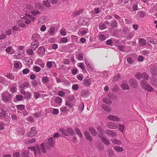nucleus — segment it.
Returning a JSON list of instances; mask_svg holds the SVG:
<instances>
[{
    "mask_svg": "<svg viewBox=\"0 0 157 157\" xmlns=\"http://www.w3.org/2000/svg\"><path fill=\"white\" fill-rule=\"evenodd\" d=\"M28 148L33 151L35 157H39L42 153L44 154L46 152L44 143H43L41 144L40 145H36L35 147L32 146L29 147Z\"/></svg>",
    "mask_w": 157,
    "mask_h": 157,
    "instance_id": "nucleus-1",
    "label": "nucleus"
},
{
    "mask_svg": "<svg viewBox=\"0 0 157 157\" xmlns=\"http://www.w3.org/2000/svg\"><path fill=\"white\" fill-rule=\"evenodd\" d=\"M59 131L61 132V134L62 135L66 136L69 135H72L74 134L73 129L70 127L67 128L66 129H63L60 128L59 129Z\"/></svg>",
    "mask_w": 157,
    "mask_h": 157,
    "instance_id": "nucleus-2",
    "label": "nucleus"
},
{
    "mask_svg": "<svg viewBox=\"0 0 157 157\" xmlns=\"http://www.w3.org/2000/svg\"><path fill=\"white\" fill-rule=\"evenodd\" d=\"M140 85L143 89L146 90L147 91L151 92L153 90L152 87L150 86L147 81H141Z\"/></svg>",
    "mask_w": 157,
    "mask_h": 157,
    "instance_id": "nucleus-3",
    "label": "nucleus"
},
{
    "mask_svg": "<svg viewBox=\"0 0 157 157\" xmlns=\"http://www.w3.org/2000/svg\"><path fill=\"white\" fill-rule=\"evenodd\" d=\"M26 17H25L23 19L24 20L25 23L28 24L31 22L30 20L34 21L36 19L35 17L29 14L26 13L25 14Z\"/></svg>",
    "mask_w": 157,
    "mask_h": 157,
    "instance_id": "nucleus-4",
    "label": "nucleus"
},
{
    "mask_svg": "<svg viewBox=\"0 0 157 157\" xmlns=\"http://www.w3.org/2000/svg\"><path fill=\"white\" fill-rule=\"evenodd\" d=\"M53 138L51 137L48 139L45 144V146L47 149H49L53 146Z\"/></svg>",
    "mask_w": 157,
    "mask_h": 157,
    "instance_id": "nucleus-5",
    "label": "nucleus"
},
{
    "mask_svg": "<svg viewBox=\"0 0 157 157\" xmlns=\"http://www.w3.org/2000/svg\"><path fill=\"white\" fill-rule=\"evenodd\" d=\"M2 97L4 101L6 102L9 101L11 97V95L7 91H6L2 94Z\"/></svg>",
    "mask_w": 157,
    "mask_h": 157,
    "instance_id": "nucleus-6",
    "label": "nucleus"
},
{
    "mask_svg": "<svg viewBox=\"0 0 157 157\" xmlns=\"http://www.w3.org/2000/svg\"><path fill=\"white\" fill-rule=\"evenodd\" d=\"M85 62L87 67H88V70L89 71H91L94 70V68L93 66L91 65L89 59L86 57L85 59Z\"/></svg>",
    "mask_w": 157,
    "mask_h": 157,
    "instance_id": "nucleus-7",
    "label": "nucleus"
},
{
    "mask_svg": "<svg viewBox=\"0 0 157 157\" xmlns=\"http://www.w3.org/2000/svg\"><path fill=\"white\" fill-rule=\"evenodd\" d=\"M85 62L87 67H88V70L89 71H91L94 70V68L93 66L91 65L89 59L86 57L85 59Z\"/></svg>",
    "mask_w": 157,
    "mask_h": 157,
    "instance_id": "nucleus-8",
    "label": "nucleus"
},
{
    "mask_svg": "<svg viewBox=\"0 0 157 157\" xmlns=\"http://www.w3.org/2000/svg\"><path fill=\"white\" fill-rule=\"evenodd\" d=\"M89 21V18L86 17H82L78 20L79 24L82 25H85Z\"/></svg>",
    "mask_w": 157,
    "mask_h": 157,
    "instance_id": "nucleus-9",
    "label": "nucleus"
},
{
    "mask_svg": "<svg viewBox=\"0 0 157 157\" xmlns=\"http://www.w3.org/2000/svg\"><path fill=\"white\" fill-rule=\"evenodd\" d=\"M107 118L109 120L113 121L118 122L121 121L120 118L118 116L112 115H109Z\"/></svg>",
    "mask_w": 157,
    "mask_h": 157,
    "instance_id": "nucleus-10",
    "label": "nucleus"
},
{
    "mask_svg": "<svg viewBox=\"0 0 157 157\" xmlns=\"http://www.w3.org/2000/svg\"><path fill=\"white\" fill-rule=\"evenodd\" d=\"M105 133L108 136H111L112 137H116L117 136L116 132H113L109 129H107L105 131Z\"/></svg>",
    "mask_w": 157,
    "mask_h": 157,
    "instance_id": "nucleus-11",
    "label": "nucleus"
},
{
    "mask_svg": "<svg viewBox=\"0 0 157 157\" xmlns=\"http://www.w3.org/2000/svg\"><path fill=\"white\" fill-rule=\"evenodd\" d=\"M129 85L133 88H136L137 86V83L134 78L130 79L129 82Z\"/></svg>",
    "mask_w": 157,
    "mask_h": 157,
    "instance_id": "nucleus-12",
    "label": "nucleus"
},
{
    "mask_svg": "<svg viewBox=\"0 0 157 157\" xmlns=\"http://www.w3.org/2000/svg\"><path fill=\"white\" fill-rule=\"evenodd\" d=\"M37 131L36 130V128L34 127L32 128L31 129V131L28 135V136L32 137L36 135Z\"/></svg>",
    "mask_w": 157,
    "mask_h": 157,
    "instance_id": "nucleus-13",
    "label": "nucleus"
},
{
    "mask_svg": "<svg viewBox=\"0 0 157 157\" xmlns=\"http://www.w3.org/2000/svg\"><path fill=\"white\" fill-rule=\"evenodd\" d=\"M5 51L8 54H12L14 53L15 51L13 48L12 46H9L7 47L5 49Z\"/></svg>",
    "mask_w": 157,
    "mask_h": 157,
    "instance_id": "nucleus-14",
    "label": "nucleus"
},
{
    "mask_svg": "<svg viewBox=\"0 0 157 157\" xmlns=\"http://www.w3.org/2000/svg\"><path fill=\"white\" fill-rule=\"evenodd\" d=\"M39 46V42L37 41H33L31 44V48L33 50H35Z\"/></svg>",
    "mask_w": 157,
    "mask_h": 157,
    "instance_id": "nucleus-15",
    "label": "nucleus"
},
{
    "mask_svg": "<svg viewBox=\"0 0 157 157\" xmlns=\"http://www.w3.org/2000/svg\"><path fill=\"white\" fill-rule=\"evenodd\" d=\"M107 126L108 128L111 129H115L117 128V126L115 124L112 122H108Z\"/></svg>",
    "mask_w": 157,
    "mask_h": 157,
    "instance_id": "nucleus-16",
    "label": "nucleus"
},
{
    "mask_svg": "<svg viewBox=\"0 0 157 157\" xmlns=\"http://www.w3.org/2000/svg\"><path fill=\"white\" fill-rule=\"evenodd\" d=\"M150 71L153 75H157V67H151Z\"/></svg>",
    "mask_w": 157,
    "mask_h": 157,
    "instance_id": "nucleus-17",
    "label": "nucleus"
},
{
    "mask_svg": "<svg viewBox=\"0 0 157 157\" xmlns=\"http://www.w3.org/2000/svg\"><path fill=\"white\" fill-rule=\"evenodd\" d=\"M17 24L20 27H24L25 26V21L23 19H21L17 21Z\"/></svg>",
    "mask_w": 157,
    "mask_h": 157,
    "instance_id": "nucleus-18",
    "label": "nucleus"
},
{
    "mask_svg": "<svg viewBox=\"0 0 157 157\" xmlns=\"http://www.w3.org/2000/svg\"><path fill=\"white\" fill-rule=\"evenodd\" d=\"M22 64L21 62L18 61H14L13 62V66L14 68H19L21 65Z\"/></svg>",
    "mask_w": 157,
    "mask_h": 157,
    "instance_id": "nucleus-19",
    "label": "nucleus"
},
{
    "mask_svg": "<svg viewBox=\"0 0 157 157\" xmlns=\"http://www.w3.org/2000/svg\"><path fill=\"white\" fill-rule=\"evenodd\" d=\"M30 86L29 83L28 82H25L23 84L20 86V88L22 89H25L27 87H30Z\"/></svg>",
    "mask_w": 157,
    "mask_h": 157,
    "instance_id": "nucleus-20",
    "label": "nucleus"
},
{
    "mask_svg": "<svg viewBox=\"0 0 157 157\" xmlns=\"http://www.w3.org/2000/svg\"><path fill=\"white\" fill-rule=\"evenodd\" d=\"M121 86L124 90H128L129 89V86L127 83H123L121 85Z\"/></svg>",
    "mask_w": 157,
    "mask_h": 157,
    "instance_id": "nucleus-21",
    "label": "nucleus"
},
{
    "mask_svg": "<svg viewBox=\"0 0 157 157\" xmlns=\"http://www.w3.org/2000/svg\"><path fill=\"white\" fill-rule=\"evenodd\" d=\"M102 107L104 110L107 112H110L111 111L110 107L107 106L105 104L102 105Z\"/></svg>",
    "mask_w": 157,
    "mask_h": 157,
    "instance_id": "nucleus-22",
    "label": "nucleus"
},
{
    "mask_svg": "<svg viewBox=\"0 0 157 157\" xmlns=\"http://www.w3.org/2000/svg\"><path fill=\"white\" fill-rule=\"evenodd\" d=\"M40 38V36L39 35L37 34H34L33 36L32 39L34 41H38Z\"/></svg>",
    "mask_w": 157,
    "mask_h": 157,
    "instance_id": "nucleus-23",
    "label": "nucleus"
},
{
    "mask_svg": "<svg viewBox=\"0 0 157 157\" xmlns=\"http://www.w3.org/2000/svg\"><path fill=\"white\" fill-rule=\"evenodd\" d=\"M6 117L7 120L9 121L10 119V117L9 116H6V114L4 113H0V118L2 119Z\"/></svg>",
    "mask_w": 157,
    "mask_h": 157,
    "instance_id": "nucleus-24",
    "label": "nucleus"
},
{
    "mask_svg": "<svg viewBox=\"0 0 157 157\" xmlns=\"http://www.w3.org/2000/svg\"><path fill=\"white\" fill-rule=\"evenodd\" d=\"M139 43L140 46H144L146 44V40L143 38L140 39H139Z\"/></svg>",
    "mask_w": 157,
    "mask_h": 157,
    "instance_id": "nucleus-25",
    "label": "nucleus"
},
{
    "mask_svg": "<svg viewBox=\"0 0 157 157\" xmlns=\"http://www.w3.org/2000/svg\"><path fill=\"white\" fill-rule=\"evenodd\" d=\"M79 32L81 35L84 36L88 32V30L86 28H83L80 29Z\"/></svg>",
    "mask_w": 157,
    "mask_h": 157,
    "instance_id": "nucleus-26",
    "label": "nucleus"
},
{
    "mask_svg": "<svg viewBox=\"0 0 157 157\" xmlns=\"http://www.w3.org/2000/svg\"><path fill=\"white\" fill-rule=\"evenodd\" d=\"M100 137L101 138V140L102 142L106 145L109 144L110 143L109 140L107 139L106 138L104 137H102L101 135H100Z\"/></svg>",
    "mask_w": 157,
    "mask_h": 157,
    "instance_id": "nucleus-27",
    "label": "nucleus"
},
{
    "mask_svg": "<svg viewBox=\"0 0 157 157\" xmlns=\"http://www.w3.org/2000/svg\"><path fill=\"white\" fill-rule=\"evenodd\" d=\"M31 13L33 16L36 17L39 15L40 14L41 12L39 10H34L31 11Z\"/></svg>",
    "mask_w": 157,
    "mask_h": 157,
    "instance_id": "nucleus-28",
    "label": "nucleus"
},
{
    "mask_svg": "<svg viewBox=\"0 0 157 157\" xmlns=\"http://www.w3.org/2000/svg\"><path fill=\"white\" fill-rule=\"evenodd\" d=\"M35 8L36 10H42L43 6L41 4L39 3H36L34 5Z\"/></svg>",
    "mask_w": 157,
    "mask_h": 157,
    "instance_id": "nucleus-29",
    "label": "nucleus"
},
{
    "mask_svg": "<svg viewBox=\"0 0 157 157\" xmlns=\"http://www.w3.org/2000/svg\"><path fill=\"white\" fill-rule=\"evenodd\" d=\"M89 132L93 136H95L97 134V132L96 130L93 127L90 128H89Z\"/></svg>",
    "mask_w": 157,
    "mask_h": 157,
    "instance_id": "nucleus-30",
    "label": "nucleus"
},
{
    "mask_svg": "<svg viewBox=\"0 0 157 157\" xmlns=\"http://www.w3.org/2000/svg\"><path fill=\"white\" fill-rule=\"evenodd\" d=\"M113 149L118 152H122L124 151V149L122 147L117 146H114Z\"/></svg>",
    "mask_w": 157,
    "mask_h": 157,
    "instance_id": "nucleus-31",
    "label": "nucleus"
},
{
    "mask_svg": "<svg viewBox=\"0 0 157 157\" xmlns=\"http://www.w3.org/2000/svg\"><path fill=\"white\" fill-rule=\"evenodd\" d=\"M85 136L86 137V139H88L90 141H92V139L91 138V137L90 135L88 132L87 131L85 132Z\"/></svg>",
    "mask_w": 157,
    "mask_h": 157,
    "instance_id": "nucleus-32",
    "label": "nucleus"
},
{
    "mask_svg": "<svg viewBox=\"0 0 157 157\" xmlns=\"http://www.w3.org/2000/svg\"><path fill=\"white\" fill-rule=\"evenodd\" d=\"M38 52L39 54L41 56H42L45 53V50L43 47H41L38 48Z\"/></svg>",
    "mask_w": 157,
    "mask_h": 157,
    "instance_id": "nucleus-33",
    "label": "nucleus"
},
{
    "mask_svg": "<svg viewBox=\"0 0 157 157\" xmlns=\"http://www.w3.org/2000/svg\"><path fill=\"white\" fill-rule=\"evenodd\" d=\"M107 28V26L104 23H100L99 24V28L100 30H103Z\"/></svg>",
    "mask_w": 157,
    "mask_h": 157,
    "instance_id": "nucleus-34",
    "label": "nucleus"
},
{
    "mask_svg": "<svg viewBox=\"0 0 157 157\" xmlns=\"http://www.w3.org/2000/svg\"><path fill=\"white\" fill-rule=\"evenodd\" d=\"M103 101L104 102L109 105L112 103V101L110 98H105L103 99Z\"/></svg>",
    "mask_w": 157,
    "mask_h": 157,
    "instance_id": "nucleus-35",
    "label": "nucleus"
},
{
    "mask_svg": "<svg viewBox=\"0 0 157 157\" xmlns=\"http://www.w3.org/2000/svg\"><path fill=\"white\" fill-rule=\"evenodd\" d=\"M25 60L26 63L28 65H30L33 63L32 60L29 58L25 57Z\"/></svg>",
    "mask_w": 157,
    "mask_h": 157,
    "instance_id": "nucleus-36",
    "label": "nucleus"
},
{
    "mask_svg": "<svg viewBox=\"0 0 157 157\" xmlns=\"http://www.w3.org/2000/svg\"><path fill=\"white\" fill-rule=\"evenodd\" d=\"M62 100L61 98L59 97H56L55 99V102L61 105L62 102Z\"/></svg>",
    "mask_w": 157,
    "mask_h": 157,
    "instance_id": "nucleus-37",
    "label": "nucleus"
},
{
    "mask_svg": "<svg viewBox=\"0 0 157 157\" xmlns=\"http://www.w3.org/2000/svg\"><path fill=\"white\" fill-rule=\"evenodd\" d=\"M84 84L86 86H89L91 84V81L89 79H85L84 81Z\"/></svg>",
    "mask_w": 157,
    "mask_h": 157,
    "instance_id": "nucleus-38",
    "label": "nucleus"
},
{
    "mask_svg": "<svg viewBox=\"0 0 157 157\" xmlns=\"http://www.w3.org/2000/svg\"><path fill=\"white\" fill-rule=\"evenodd\" d=\"M49 78L47 76L43 77L42 79V81L43 83L46 84L49 82Z\"/></svg>",
    "mask_w": 157,
    "mask_h": 157,
    "instance_id": "nucleus-39",
    "label": "nucleus"
},
{
    "mask_svg": "<svg viewBox=\"0 0 157 157\" xmlns=\"http://www.w3.org/2000/svg\"><path fill=\"white\" fill-rule=\"evenodd\" d=\"M111 26L112 27L116 28L117 27V21L115 20L112 21Z\"/></svg>",
    "mask_w": 157,
    "mask_h": 157,
    "instance_id": "nucleus-40",
    "label": "nucleus"
},
{
    "mask_svg": "<svg viewBox=\"0 0 157 157\" xmlns=\"http://www.w3.org/2000/svg\"><path fill=\"white\" fill-rule=\"evenodd\" d=\"M21 156L23 157H28L29 156V153L28 151H24L22 152Z\"/></svg>",
    "mask_w": 157,
    "mask_h": 157,
    "instance_id": "nucleus-41",
    "label": "nucleus"
},
{
    "mask_svg": "<svg viewBox=\"0 0 157 157\" xmlns=\"http://www.w3.org/2000/svg\"><path fill=\"white\" fill-rule=\"evenodd\" d=\"M137 15L139 17H143L146 16V13L144 11H141L139 12Z\"/></svg>",
    "mask_w": 157,
    "mask_h": 157,
    "instance_id": "nucleus-42",
    "label": "nucleus"
},
{
    "mask_svg": "<svg viewBox=\"0 0 157 157\" xmlns=\"http://www.w3.org/2000/svg\"><path fill=\"white\" fill-rule=\"evenodd\" d=\"M82 10H81L78 11H77L76 12H73L72 14L73 16H76L80 15L82 12Z\"/></svg>",
    "mask_w": 157,
    "mask_h": 157,
    "instance_id": "nucleus-43",
    "label": "nucleus"
},
{
    "mask_svg": "<svg viewBox=\"0 0 157 157\" xmlns=\"http://www.w3.org/2000/svg\"><path fill=\"white\" fill-rule=\"evenodd\" d=\"M142 76V74L139 72H136L135 75V77L139 80H140Z\"/></svg>",
    "mask_w": 157,
    "mask_h": 157,
    "instance_id": "nucleus-44",
    "label": "nucleus"
},
{
    "mask_svg": "<svg viewBox=\"0 0 157 157\" xmlns=\"http://www.w3.org/2000/svg\"><path fill=\"white\" fill-rule=\"evenodd\" d=\"M142 78L148 80L149 78V76L146 73H144L142 74Z\"/></svg>",
    "mask_w": 157,
    "mask_h": 157,
    "instance_id": "nucleus-45",
    "label": "nucleus"
},
{
    "mask_svg": "<svg viewBox=\"0 0 157 157\" xmlns=\"http://www.w3.org/2000/svg\"><path fill=\"white\" fill-rule=\"evenodd\" d=\"M117 48L121 51L125 52V51L124 50V46L122 45H118L117 46Z\"/></svg>",
    "mask_w": 157,
    "mask_h": 157,
    "instance_id": "nucleus-46",
    "label": "nucleus"
},
{
    "mask_svg": "<svg viewBox=\"0 0 157 157\" xmlns=\"http://www.w3.org/2000/svg\"><path fill=\"white\" fill-rule=\"evenodd\" d=\"M124 128V125L122 124L118 125V130L121 132H123Z\"/></svg>",
    "mask_w": 157,
    "mask_h": 157,
    "instance_id": "nucleus-47",
    "label": "nucleus"
},
{
    "mask_svg": "<svg viewBox=\"0 0 157 157\" xmlns=\"http://www.w3.org/2000/svg\"><path fill=\"white\" fill-rule=\"evenodd\" d=\"M17 109L20 110H22L25 109V106L23 105H19L17 106Z\"/></svg>",
    "mask_w": 157,
    "mask_h": 157,
    "instance_id": "nucleus-48",
    "label": "nucleus"
},
{
    "mask_svg": "<svg viewBox=\"0 0 157 157\" xmlns=\"http://www.w3.org/2000/svg\"><path fill=\"white\" fill-rule=\"evenodd\" d=\"M98 131L99 133V134H102V133L103 128L101 126H98L97 127Z\"/></svg>",
    "mask_w": 157,
    "mask_h": 157,
    "instance_id": "nucleus-49",
    "label": "nucleus"
},
{
    "mask_svg": "<svg viewBox=\"0 0 157 157\" xmlns=\"http://www.w3.org/2000/svg\"><path fill=\"white\" fill-rule=\"evenodd\" d=\"M111 141L113 143L118 145L120 144L121 143L120 141L115 139L111 140Z\"/></svg>",
    "mask_w": 157,
    "mask_h": 157,
    "instance_id": "nucleus-50",
    "label": "nucleus"
},
{
    "mask_svg": "<svg viewBox=\"0 0 157 157\" xmlns=\"http://www.w3.org/2000/svg\"><path fill=\"white\" fill-rule=\"evenodd\" d=\"M43 5L44 6L47 7H49L50 6V4L49 3L48 0H46L44 1Z\"/></svg>",
    "mask_w": 157,
    "mask_h": 157,
    "instance_id": "nucleus-51",
    "label": "nucleus"
},
{
    "mask_svg": "<svg viewBox=\"0 0 157 157\" xmlns=\"http://www.w3.org/2000/svg\"><path fill=\"white\" fill-rule=\"evenodd\" d=\"M34 97L35 99H36L40 97V94L38 92H35L34 94Z\"/></svg>",
    "mask_w": 157,
    "mask_h": 157,
    "instance_id": "nucleus-52",
    "label": "nucleus"
},
{
    "mask_svg": "<svg viewBox=\"0 0 157 157\" xmlns=\"http://www.w3.org/2000/svg\"><path fill=\"white\" fill-rule=\"evenodd\" d=\"M65 105L68 106L69 108H71L73 106V104L71 103L69 101H66L65 102Z\"/></svg>",
    "mask_w": 157,
    "mask_h": 157,
    "instance_id": "nucleus-53",
    "label": "nucleus"
},
{
    "mask_svg": "<svg viewBox=\"0 0 157 157\" xmlns=\"http://www.w3.org/2000/svg\"><path fill=\"white\" fill-rule=\"evenodd\" d=\"M24 56V54H21L20 52H19L18 54L17 55H15V56L17 59H19L22 57H23Z\"/></svg>",
    "mask_w": 157,
    "mask_h": 157,
    "instance_id": "nucleus-54",
    "label": "nucleus"
},
{
    "mask_svg": "<svg viewBox=\"0 0 157 157\" xmlns=\"http://www.w3.org/2000/svg\"><path fill=\"white\" fill-rule=\"evenodd\" d=\"M33 68V70L36 72H39L41 70L40 68L37 66H34Z\"/></svg>",
    "mask_w": 157,
    "mask_h": 157,
    "instance_id": "nucleus-55",
    "label": "nucleus"
},
{
    "mask_svg": "<svg viewBox=\"0 0 157 157\" xmlns=\"http://www.w3.org/2000/svg\"><path fill=\"white\" fill-rule=\"evenodd\" d=\"M151 83L153 86H156L157 85V79H153L151 80Z\"/></svg>",
    "mask_w": 157,
    "mask_h": 157,
    "instance_id": "nucleus-56",
    "label": "nucleus"
},
{
    "mask_svg": "<svg viewBox=\"0 0 157 157\" xmlns=\"http://www.w3.org/2000/svg\"><path fill=\"white\" fill-rule=\"evenodd\" d=\"M71 37L72 40L73 42H76L78 38V36L74 35H71Z\"/></svg>",
    "mask_w": 157,
    "mask_h": 157,
    "instance_id": "nucleus-57",
    "label": "nucleus"
},
{
    "mask_svg": "<svg viewBox=\"0 0 157 157\" xmlns=\"http://www.w3.org/2000/svg\"><path fill=\"white\" fill-rule=\"evenodd\" d=\"M55 30V29L54 28H51L50 29V30H49V33L50 34L51 36H53L54 35V32Z\"/></svg>",
    "mask_w": 157,
    "mask_h": 157,
    "instance_id": "nucleus-58",
    "label": "nucleus"
},
{
    "mask_svg": "<svg viewBox=\"0 0 157 157\" xmlns=\"http://www.w3.org/2000/svg\"><path fill=\"white\" fill-rule=\"evenodd\" d=\"M79 88V86L77 84H74L72 86V89L74 90H76Z\"/></svg>",
    "mask_w": 157,
    "mask_h": 157,
    "instance_id": "nucleus-59",
    "label": "nucleus"
},
{
    "mask_svg": "<svg viewBox=\"0 0 157 157\" xmlns=\"http://www.w3.org/2000/svg\"><path fill=\"white\" fill-rule=\"evenodd\" d=\"M31 48V49H29L27 50V53L29 55H32L34 53V52Z\"/></svg>",
    "mask_w": 157,
    "mask_h": 157,
    "instance_id": "nucleus-60",
    "label": "nucleus"
},
{
    "mask_svg": "<svg viewBox=\"0 0 157 157\" xmlns=\"http://www.w3.org/2000/svg\"><path fill=\"white\" fill-rule=\"evenodd\" d=\"M52 113L54 115H57L59 113V110L58 109L53 108Z\"/></svg>",
    "mask_w": 157,
    "mask_h": 157,
    "instance_id": "nucleus-61",
    "label": "nucleus"
},
{
    "mask_svg": "<svg viewBox=\"0 0 157 157\" xmlns=\"http://www.w3.org/2000/svg\"><path fill=\"white\" fill-rule=\"evenodd\" d=\"M84 108V104L83 102L79 106V109L81 112Z\"/></svg>",
    "mask_w": 157,
    "mask_h": 157,
    "instance_id": "nucleus-62",
    "label": "nucleus"
},
{
    "mask_svg": "<svg viewBox=\"0 0 157 157\" xmlns=\"http://www.w3.org/2000/svg\"><path fill=\"white\" fill-rule=\"evenodd\" d=\"M31 83L32 86L34 87H36L38 85V82L36 80L32 81Z\"/></svg>",
    "mask_w": 157,
    "mask_h": 157,
    "instance_id": "nucleus-63",
    "label": "nucleus"
},
{
    "mask_svg": "<svg viewBox=\"0 0 157 157\" xmlns=\"http://www.w3.org/2000/svg\"><path fill=\"white\" fill-rule=\"evenodd\" d=\"M100 12V11L99 9V8H95L94 10H93L91 11V13L93 14H98Z\"/></svg>",
    "mask_w": 157,
    "mask_h": 157,
    "instance_id": "nucleus-64",
    "label": "nucleus"
}]
</instances>
